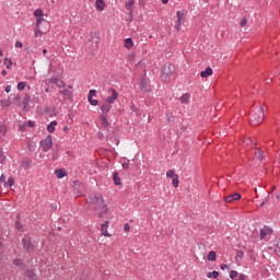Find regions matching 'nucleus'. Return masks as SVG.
<instances>
[{"instance_id": "53", "label": "nucleus", "mask_w": 280, "mask_h": 280, "mask_svg": "<svg viewBox=\"0 0 280 280\" xmlns=\"http://www.w3.org/2000/svg\"><path fill=\"white\" fill-rule=\"evenodd\" d=\"M26 126H28V128H34V121L28 120V122H26Z\"/></svg>"}, {"instance_id": "48", "label": "nucleus", "mask_w": 280, "mask_h": 280, "mask_svg": "<svg viewBox=\"0 0 280 280\" xmlns=\"http://www.w3.org/2000/svg\"><path fill=\"white\" fill-rule=\"evenodd\" d=\"M248 23V21L246 20V18H243L241 20V27H246V24Z\"/></svg>"}, {"instance_id": "23", "label": "nucleus", "mask_w": 280, "mask_h": 280, "mask_svg": "<svg viewBox=\"0 0 280 280\" xmlns=\"http://www.w3.org/2000/svg\"><path fill=\"white\" fill-rule=\"evenodd\" d=\"M56 126H58V122H57V121H51V122L47 126L48 132H50V133L55 132Z\"/></svg>"}, {"instance_id": "59", "label": "nucleus", "mask_w": 280, "mask_h": 280, "mask_svg": "<svg viewBox=\"0 0 280 280\" xmlns=\"http://www.w3.org/2000/svg\"><path fill=\"white\" fill-rule=\"evenodd\" d=\"M58 86L62 89V86H65V81H59Z\"/></svg>"}, {"instance_id": "26", "label": "nucleus", "mask_w": 280, "mask_h": 280, "mask_svg": "<svg viewBox=\"0 0 280 280\" xmlns=\"http://www.w3.org/2000/svg\"><path fill=\"white\" fill-rule=\"evenodd\" d=\"M217 254L214 250L209 252L207 259L208 261H215Z\"/></svg>"}, {"instance_id": "37", "label": "nucleus", "mask_w": 280, "mask_h": 280, "mask_svg": "<svg viewBox=\"0 0 280 280\" xmlns=\"http://www.w3.org/2000/svg\"><path fill=\"white\" fill-rule=\"evenodd\" d=\"M101 121L103 124V128H108V119H106V116H101Z\"/></svg>"}, {"instance_id": "19", "label": "nucleus", "mask_w": 280, "mask_h": 280, "mask_svg": "<svg viewBox=\"0 0 280 280\" xmlns=\"http://www.w3.org/2000/svg\"><path fill=\"white\" fill-rule=\"evenodd\" d=\"M113 180H114L115 185L121 186V178H119V173L114 172Z\"/></svg>"}, {"instance_id": "60", "label": "nucleus", "mask_w": 280, "mask_h": 280, "mask_svg": "<svg viewBox=\"0 0 280 280\" xmlns=\"http://www.w3.org/2000/svg\"><path fill=\"white\" fill-rule=\"evenodd\" d=\"M270 198H272L270 195H268L266 198H265V201L267 202H270Z\"/></svg>"}, {"instance_id": "32", "label": "nucleus", "mask_w": 280, "mask_h": 280, "mask_svg": "<svg viewBox=\"0 0 280 280\" xmlns=\"http://www.w3.org/2000/svg\"><path fill=\"white\" fill-rule=\"evenodd\" d=\"M22 165H23V167H25V170H30V167H32V161H30V160H24V161L22 162Z\"/></svg>"}, {"instance_id": "46", "label": "nucleus", "mask_w": 280, "mask_h": 280, "mask_svg": "<svg viewBox=\"0 0 280 280\" xmlns=\"http://www.w3.org/2000/svg\"><path fill=\"white\" fill-rule=\"evenodd\" d=\"M45 21V19L42 18H37L36 19V27H39L40 26V23H43Z\"/></svg>"}, {"instance_id": "10", "label": "nucleus", "mask_w": 280, "mask_h": 280, "mask_svg": "<svg viewBox=\"0 0 280 280\" xmlns=\"http://www.w3.org/2000/svg\"><path fill=\"white\" fill-rule=\"evenodd\" d=\"M271 234L272 229H270V226H265L264 229L260 230V240H266V236Z\"/></svg>"}, {"instance_id": "44", "label": "nucleus", "mask_w": 280, "mask_h": 280, "mask_svg": "<svg viewBox=\"0 0 280 280\" xmlns=\"http://www.w3.org/2000/svg\"><path fill=\"white\" fill-rule=\"evenodd\" d=\"M19 130L21 132H25V130H27V122H24V124L20 125Z\"/></svg>"}, {"instance_id": "34", "label": "nucleus", "mask_w": 280, "mask_h": 280, "mask_svg": "<svg viewBox=\"0 0 280 280\" xmlns=\"http://www.w3.org/2000/svg\"><path fill=\"white\" fill-rule=\"evenodd\" d=\"M25 86H27V82H19L18 83V91H24Z\"/></svg>"}, {"instance_id": "15", "label": "nucleus", "mask_w": 280, "mask_h": 280, "mask_svg": "<svg viewBox=\"0 0 280 280\" xmlns=\"http://www.w3.org/2000/svg\"><path fill=\"white\" fill-rule=\"evenodd\" d=\"M15 229L20 232L23 233L25 230L23 229V225L21 223V218L20 214H18V219L15 221Z\"/></svg>"}, {"instance_id": "64", "label": "nucleus", "mask_w": 280, "mask_h": 280, "mask_svg": "<svg viewBox=\"0 0 280 280\" xmlns=\"http://www.w3.org/2000/svg\"><path fill=\"white\" fill-rule=\"evenodd\" d=\"M162 3L165 5V4L170 3V0H162Z\"/></svg>"}, {"instance_id": "51", "label": "nucleus", "mask_w": 280, "mask_h": 280, "mask_svg": "<svg viewBox=\"0 0 280 280\" xmlns=\"http://www.w3.org/2000/svg\"><path fill=\"white\" fill-rule=\"evenodd\" d=\"M166 117H167V122L168 124H172V121H174V117L170 116V114H166Z\"/></svg>"}, {"instance_id": "3", "label": "nucleus", "mask_w": 280, "mask_h": 280, "mask_svg": "<svg viewBox=\"0 0 280 280\" xmlns=\"http://www.w3.org/2000/svg\"><path fill=\"white\" fill-rule=\"evenodd\" d=\"M264 106H259L256 108L255 113L250 115V125L259 126L264 121Z\"/></svg>"}, {"instance_id": "47", "label": "nucleus", "mask_w": 280, "mask_h": 280, "mask_svg": "<svg viewBox=\"0 0 280 280\" xmlns=\"http://www.w3.org/2000/svg\"><path fill=\"white\" fill-rule=\"evenodd\" d=\"M237 271L236 270H232L230 273V279H235L237 277Z\"/></svg>"}, {"instance_id": "9", "label": "nucleus", "mask_w": 280, "mask_h": 280, "mask_svg": "<svg viewBox=\"0 0 280 280\" xmlns=\"http://www.w3.org/2000/svg\"><path fill=\"white\" fill-rule=\"evenodd\" d=\"M242 198V195L240 192H234L230 196H226L224 198L225 202H235V200H240Z\"/></svg>"}, {"instance_id": "41", "label": "nucleus", "mask_w": 280, "mask_h": 280, "mask_svg": "<svg viewBox=\"0 0 280 280\" xmlns=\"http://www.w3.org/2000/svg\"><path fill=\"white\" fill-rule=\"evenodd\" d=\"M133 5H135V0L126 2V10H132Z\"/></svg>"}, {"instance_id": "58", "label": "nucleus", "mask_w": 280, "mask_h": 280, "mask_svg": "<svg viewBox=\"0 0 280 280\" xmlns=\"http://www.w3.org/2000/svg\"><path fill=\"white\" fill-rule=\"evenodd\" d=\"M226 268H229V265L226 264L221 265V270H226Z\"/></svg>"}, {"instance_id": "16", "label": "nucleus", "mask_w": 280, "mask_h": 280, "mask_svg": "<svg viewBox=\"0 0 280 280\" xmlns=\"http://www.w3.org/2000/svg\"><path fill=\"white\" fill-rule=\"evenodd\" d=\"M110 108H113V106L110 103H107V101L101 106L102 113H110Z\"/></svg>"}, {"instance_id": "4", "label": "nucleus", "mask_w": 280, "mask_h": 280, "mask_svg": "<svg viewBox=\"0 0 280 280\" xmlns=\"http://www.w3.org/2000/svg\"><path fill=\"white\" fill-rule=\"evenodd\" d=\"M39 145L43 152H49L51 148H54V140H51V136H47L44 140L39 142Z\"/></svg>"}, {"instance_id": "8", "label": "nucleus", "mask_w": 280, "mask_h": 280, "mask_svg": "<svg viewBox=\"0 0 280 280\" xmlns=\"http://www.w3.org/2000/svg\"><path fill=\"white\" fill-rule=\"evenodd\" d=\"M30 100H31L30 94H25V96L23 98V102L21 103V106H23L22 110L24 113H28L30 112Z\"/></svg>"}, {"instance_id": "38", "label": "nucleus", "mask_w": 280, "mask_h": 280, "mask_svg": "<svg viewBox=\"0 0 280 280\" xmlns=\"http://www.w3.org/2000/svg\"><path fill=\"white\" fill-rule=\"evenodd\" d=\"M5 161V154H3V151L0 149V167H3V163Z\"/></svg>"}, {"instance_id": "27", "label": "nucleus", "mask_w": 280, "mask_h": 280, "mask_svg": "<svg viewBox=\"0 0 280 280\" xmlns=\"http://www.w3.org/2000/svg\"><path fill=\"white\" fill-rule=\"evenodd\" d=\"M12 96H14L13 100L14 102H16L18 106H21V100H22L21 94H11L10 97Z\"/></svg>"}, {"instance_id": "29", "label": "nucleus", "mask_w": 280, "mask_h": 280, "mask_svg": "<svg viewBox=\"0 0 280 280\" xmlns=\"http://www.w3.org/2000/svg\"><path fill=\"white\" fill-rule=\"evenodd\" d=\"M235 259L237 262L242 261V259H244V252L237 250Z\"/></svg>"}, {"instance_id": "20", "label": "nucleus", "mask_w": 280, "mask_h": 280, "mask_svg": "<svg viewBox=\"0 0 280 280\" xmlns=\"http://www.w3.org/2000/svg\"><path fill=\"white\" fill-rule=\"evenodd\" d=\"M133 46H135V43L132 42V38L129 37L125 39L126 49H132Z\"/></svg>"}, {"instance_id": "50", "label": "nucleus", "mask_w": 280, "mask_h": 280, "mask_svg": "<svg viewBox=\"0 0 280 280\" xmlns=\"http://www.w3.org/2000/svg\"><path fill=\"white\" fill-rule=\"evenodd\" d=\"M43 36V32L40 30H35V37Z\"/></svg>"}, {"instance_id": "57", "label": "nucleus", "mask_w": 280, "mask_h": 280, "mask_svg": "<svg viewBox=\"0 0 280 280\" xmlns=\"http://www.w3.org/2000/svg\"><path fill=\"white\" fill-rule=\"evenodd\" d=\"M0 183H5V175L2 174V175L0 176Z\"/></svg>"}, {"instance_id": "45", "label": "nucleus", "mask_w": 280, "mask_h": 280, "mask_svg": "<svg viewBox=\"0 0 280 280\" xmlns=\"http://www.w3.org/2000/svg\"><path fill=\"white\" fill-rule=\"evenodd\" d=\"M88 101L90 102L91 106H97V104H100L97 100L88 98Z\"/></svg>"}, {"instance_id": "17", "label": "nucleus", "mask_w": 280, "mask_h": 280, "mask_svg": "<svg viewBox=\"0 0 280 280\" xmlns=\"http://www.w3.org/2000/svg\"><path fill=\"white\" fill-rule=\"evenodd\" d=\"M55 174H56L57 178H65V176H67V171H65L62 168H58L55 171Z\"/></svg>"}, {"instance_id": "49", "label": "nucleus", "mask_w": 280, "mask_h": 280, "mask_svg": "<svg viewBox=\"0 0 280 280\" xmlns=\"http://www.w3.org/2000/svg\"><path fill=\"white\" fill-rule=\"evenodd\" d=\"M128 231H130V224L125 223V224H124V232H125V233H128Z\"/></svg>"}, {"instance_id": "2", "label": "nucleus", "mask_w": 280, "mask_h": 280, "mask_svg": "<svg viewBox=\"0 0 280 280\" xmlns=\"http://www.w3.org/2000/svg\"><path fill=\"white\" fill-rule=\"evenodd\" d=\"M174 73H176V67L172 63H166L162 68L161 78L163 82H170L172 78H174Z\"/></svg>"}, {"instance_id": "36", "label": "nucleus", "mask_w": 280, "mask_h": 280, "mask_svg": "<svg viewBox=\"0 0 280 280\" xmlns=\"http://www.w3.org/2000/svg\"><path fill=\"white\" fill-rule=\"evenodd\" d=\"M25 275H26V277H28V279H35V277H36V273H34V271H32V270H26Z\"/></svg>"}, {"instance_id": "62", "label": "nucleus", "mask_w": 280, "mask_h": 280, "mask_svg": "<svg viewBox=\"0 0 280 280\" xmlns=\"http://www.w3.org/2000/svg\"><path fill=\"white\" fill-rule=\"evenodd\" d=\"M5 130V127L3 125H0V132H3Z\"/></svg>"}, {"instance_id": "54", "label": "nucleus", "mask_w": 280, "mask_h": 280, "mask_svg": "<svg viewBox=\"0 0 280 280\" xmlns=\"http://www.w3.org/2000/svg\"><path fill=\"white\" fill-rule=\"evenodd\" d=\"M15 47L21 49V48L23 47V43L16 42V43H15Z\"/></svg>"}, {"instance_id": "43", "label": "nucleus", "mask_w": 280, "mask_h": 280, "mask_svg": "<svg viewBox=\"0 0 280 280\" xmlns=\"http://www.w3.org/2000/svg\"><path fill=\"white\" fill-rule=\"evenodd\" d=\"M95 95H97V91H95V90H90L89 95H88V100H89V98H92V100H93V97H95Z\"/></svg>"}, {"instance_id": "56", "label": "nucleus", "mask_w": 280, "mask_h": 280, "mask_svg": "<svg viewBox=\"0 0 280 280\" xmlns=\"http://www.w3.org/2000/svg\"><path fill=\"white\" fill-rule=\"evenodd\" d=\"M10 91H12V85H7L5 86V93H10Z\"/></svg>"}, {"instance_id": "28", "label": "nucleus", "mask_w": 280, "mask_h": 280, "mask_svg": "<svg viewBox=\"0 0 280 280\" xmlns=\"http://www.w3.org/2000/svg\"><path fill=\"white\" fill-rule=\"evenodd\" d=\"M34 16H36V18H43V16H45V12L43 11V9H36V10L34 11Z\"/></svg>"}, {"instance_id": "13", "label": "nucleus", "mask_w": 280, "mask_h": 280, "mask_svg": "<svg viewBox=\"0 0 280 280\" xmlns=\"http://www.w3.org/2000/svg\"><path fill=\"white\" fill-rule=\"evenodd\" d=\"M202 78H209V75H213V69L211 67H207L205 71L200 72Z\"/></svg>"}, {"instance_id": "61", "label": "nucleus", "mask_w": 280, "mask_h": 280, "mask_svg": "<svg viewBox=\"0 0 280 280\" xmlns=\"http://www.w3.org/2000/svg\"><path fill=\"white\" fill-rule=\"evenodd\" d=\"M1 75H8V71L7 70H2L1 71Z\"/></svg>"}, {"instance_id": "1", "label": "nucleus", "mask_w": 280, "mask_h": 280, "mask_svg": "<svg viewBox=\"0 0 280 280\" xmlns=\"http://www.w3.org/2000/svg\"><path fill=\"white\" fill-rule=\"evenodd\" d=\"M86 203L94 205V211L98 212V218H106V215H108V207L105 205L102 194L89 196Z\"/></svg>"}, {"instance_id": "18", "label": "nucleus", "mask_w": 280, "mask_h": 280, "mask_svg": "<svg viewBox=\"0 0 280 280\" xmlns=\"http://www.w3.org/2000/svg\"><path fill=\"white\" fill-rule=\"evenodd\" d=\"M273 246H276V248H275L276 255H278V257H280V238H277L276 241H273Z\"/></svg>"}, {"instance_id": "33", "label": "nucleus", "mask_w": 280, "mask_h": 280, "mask_svg": "<svg viewBox=\"0 0 280 280\" xmlns=\"http://www.w3.org/2000/svg\"><path fill=\"white\" fill-rule=\"evenodd\" d=\"M1 105L5 106L7 108H10V106H12V101H10V100H1Z\"/></svg>"}, {"instance_id": "52", "label": "nucleus", "mask_w": 280, "mask_h": 280, "mask_svg": "<svg viewBox=\"0 0 280 280\" xmlns=\"http://www.w3.org/2000/svg\"><path fill=\"white\" fill-rule=\"evenodd\" d=\"M122 167L125 170H129L130 168V163H128V162L122 163Z\"/></svg>"}, {"instance_id": "24", "label": "nucleus", "mask_w": 280, "mask_h": 280, "mask_svg": "<svg viewBox=\"0 0 280 280\" xmlns=\"http://www.w3.org/2000/svg\"><path fill=\"white\" fill-rule=\"evenodd\" d=\"M208 279H218L220 277V272L218 271H210L207 273Z\"/></svg>"}, {"instance_id": "21", "label": "nucleus", "mask_w": 280, "mask_h": 280, "mask_svg": "<svg viewBox=\"0 0 280 280\" xmlns=\"http://www.w3.org/2000/svg\"><path fill=\"white\" fill-rule=\"evenodd\" d=\"M255 156L259 161H264V159H266V155H264V152L261 150H259V149H256Z\"/></svg>"}, {"instance_id": "30", "label": "nucleus", "mask_w": 280, "mask_h": 280, "mask_svg": "<svg viewBox=\"0 0 280 280\" xmlns=\"http://www.w3.org/2000/svg\"><path fill=\"white\" fill-rule=\"evenodd\" d=\"M176 176H178V174H176V172H174V170H170L166 172L167 178H176Z\"/></svg>"}, {"instance_id": "7", "label": "nucleus", "mask_w": 280, "mask_h": 280, "mask_svg": "<svg viewBox=\"0 0 280 280\" xmlns=\"http://www.w3.org/2000/svg\"><path fill=\"white\" fill-rule=\"evenodd\" d=\"M22 244H23V248L26 250V253H33L34 244H32V240L23 238Z\"/></svg>"}, {"instance_id": "35", "label": "nucleus", "mask_w": 280, "mask_h": 280, "mask_svg": "<svg viewBox=\"0 0 280 280\" xmlns=\"http://www.w3.org/2000/svg\"><path fill=\"white\" fill-rule=\"evenodd\" d=\"M14 187V177H9L8 183L4 184V187Z\"/></svg>"}, {"instance_id": "12", "label": "nucleus", "mask_w": 280, "mask_h": 280, "mask_svg": "<svg viewBox=\"0 0 280 280\" xmlns=\"http://www.w3.org/2000/svg\"><path fill=\"white\" fill-rule=\"evenodd\" d=\"M183 23V12H177V21L175 23V30H180V25Z\"/></svg>"}, {"instance_id": "22", "label": "nucleus", "mask_w": 280, "mask_h": 280, "mask_svg": "<svg viewBox=\"0 0 280 280\" xmlns=\"http://www.w3.org/2000/svg\"><path fill=\"white\" fill-rule=\"evenodd\" d=\"M65 97H68V100H73V92L69 91V90H62L60 92Z\"/></svg>"}, {"instance_id": "42", "label": "nucleus", "mask_w": 280, "mask_h": 280, "mask_svg": "<svg viewBox=\"0 0 280 280\" xmlns=\"http://www.w3.org/2000/svg\"><path fill=\"white\" fill-rule=\"evenodd\" d=\"M179 183L180 182L178 180V175L173 177V187H175V189L178 187Z\"/></svg>"}, {"instance_id": "39", "label": "nucleus", "mask_w": 280, "mask_h": 280, "mask_svg": "<svg viewBox=\"0 0 280 280\" xmlns=\"http://www.w3.org/2000/svg\"><path fill=\"white\" fill-rule=\"evenodd\" d=\"M4 65L7 67V69H12V59H4Z\"/></svg>"}, {"instance_id": "55", "label": "nucleus", "mask_w": 280, "mask_h": 280, "mask_svg": "<svg viewBox=\"0 0 280 280\" xmlns=\"http://www.w3.org/2000/svg\"><path fill=\"white\" fill-rule=\"evenodd\" d=\"M238 280H246V275L241 273V275L238 276Z\"/></svg>"}, {"instance_id": "25", "label": "nucleus", "mask_w": 280, "mask_h": 280, "mask_svg": "<svg viewBox=\"0 0 280 280\" xmlns=\"http://www.w3.org/2000/svg\"><path fill=\"white\" fill-rule=\"evenodd\" d=\"M189 97H191V95H189V93H186L179 100L182 104H189Z\"/></svg>"}, {"instance_id": "63", "label": "nucleus", "mask_w": 280, "mask_h": 280, "mask_svg": "<svg viewBox=\"0 0 280 280\" xmlns=\"http://www.w3.org/2000/svg\"><path fill=\"white\" fill-rule=\"evenodd\" d=\"M63 132H69V127H63Z\"/></svg>"}, {"instance_id": "14", "label": "nucleus", "mask_w": 280, "mask_h": 280, "mask_svg": "<svg viewBox=\"0 0 280 280\" xmlns=\"http://www.w3.org/2000/svg\"><path fill=\"white\" fill-rule=\"evenodd\" d=\"M95 7L98 12H104V8H106V4L104 3V0H96Z\"/></svg>"}, {"instance_id": "31", "label": "nucleus", "mask_w": 280, "mask_h": 280, "mask_svg": "<svg viewBox=\"0 0 280 280\" xmlns=\"http://www.w3.org/2000/svg\"><path fill=\"white\" fill-rule=\"evenodd\" d=\"M73 190L77 191L78 196H80V194H82V191H80V182L79 180H74Z\"/></svg>"}, {"instance_id": "11", "label": "nucleus", "mask_w": 280, "mask_h": 280, "mask_svg": "<svg viewBox=\"0 0 280 280\" xmlns=\"http://www.w3.org/2000/svg\"><path fill=\"white\" fill-rule=\"evenodd\" d=\"M101 231L102 235L105 237H110V234L108 233V221H105V223L101 224Z\"/></svg>"}, {"instance_id": "5", "label": "nucleus", "mask_w": 280, "mask_h": 280, "mask_svg": "<svg viewBox=\"0 0 280 280\" xmlns=\"http://www.w3.org/2000/svg\"><path fill=\"white\" fill-rule=\"evenodd\" d=\"M139 86L142 93H150V91H152V88L150 86V81H148L145 78H142L140 80Z\"/></svg>"}, {"instance_id": "6", "label": "nucleus", "mask_w": 280, "mask_h": 280, "mask_svg": "<svg viewBox=\"0 0 280 280\" xmlns=\"http://www.w3.org/2000/svg\"><path fill=\"white\" fill-rule=\"evenodd\" d=\"M109 93H112V95L107 97L106 102L107 104H115V101L119 98V92H117L115 88H110Z\"/></svg>"}, {"instance_id": "40", "label": "nucleus", "mask_w": 280, "mask_h": 280, "mask_svg": "<svg viewBox=\"0 0 280 280\" xmlns=\"http://www.w3.org/2000/svg\"><path fill=\"white\" fill-rule=\"evenodd\" d=\"M13 264H14L15 266H18V267H21V266H23V259H21V258H15V259L13 260Z\"/></svg>"}]
</instances>
